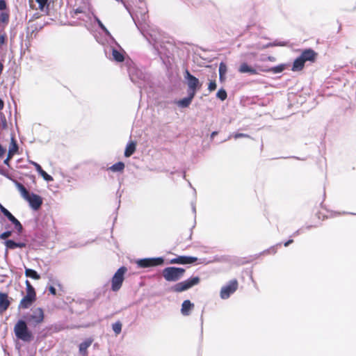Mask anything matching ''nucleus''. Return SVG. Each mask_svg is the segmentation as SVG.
I'll list each match as a JSON object with an SVG mask.
<instances>
[{"label": "nucleus", "mask_w": 356, "mask_h": 356, "mask_svg": "<svg viewBox=\"0 0 356 356\" xmlns=\"http://www.w3.org/2000/svg\"><path fill=\"white\" fill-rule=\"evenodd\" d=\"M147 18V10L145 6L139 7L138 10L135 11L134 16H133L135 24L140 29L142 34L147 39L150 43H152L153 45L156 47V43L159 40L158 35H159V33L155 30L149 31L145 29V28L143 26V24H145Z\"/></svg>", "instance_id": "f257e3e1"}, {"label": "nucleus", "mask_w": 356, "mask_h": 356, "mask_svg": "<svg viewBox=\"0 0 356 356\" xmlns=\"http://www.w3.org/2000/svg\"><path fill=\"white\" fill-rule=\"evenodd\" d=\"M15 186L22 197L29 203L30 207L33 209L38 210L41 207L42 199L40 196L34 193H30L19 182L15 181Z\"/></svg>", "instance_id": "f03ea898"}, {"label": "nucleus", "mask_w": 356, "mask_h": 356, "mask_svg": "<svg viewBox=\"0 0 356 356\" xmlns=\"http://www.w3.org/2000/svg\"><path fill=\"white\" fill-rule=\"evenodd\" d=\"M185 273V269L178 267H167L162 271V275L168 282H177Z\"/></svg>", "instance_id": "7ed1b4c3"}, {"label": "nucleus", "mask_w": 356, "mask_h": 356, "mask_svg": "<svg viewBox=\"0 0 356 356\" xmlns=\"http://www.w3.org/2000/svg\"><path fill=\"white\" fill-rule=\"evenodd\" d=\"M14 332L15 336L24 341L28 342L33 339V335L29 330L25 321H19L14 327Z\"/></svg>", "instance_id": "20e7f679"}, {"label": "nucleus", "mask_w": 356, "mask_h": 356, "mask_svg": "<svg viewBox=\"0 0 356 356\" xmlns=\"http://www.w3.org/2000/svg\"><path fill=\"white\" fill-rule=\"evenodd\" d=\"M199 282V277H193L183 282L177 283L170 288V290L175 293H181L198 284Z\"/></svg>", "instance_id": "39448f33"}, {"label": "nucleus", "mask_w": 356, "mask_h": 356, "mask_svg": "<svg viewBox=\"0 0 356 356\" xmlns=\"http://www.w3.org/2000/svg\"><path fill=\"white\" fill-rule=\"evenodd\" d=\"M184 79L188 88V92L195 95L197 91L201 88L202 83L200 82L197 78L192 75L188 70L184 72Z\"/></svg>", "instance_id": "423d86ee"}, {"label": "nucleus", "mask_w": 356, "mask_h": 356, "mask_svg": "<svg viewBox=\"0 0 356 356\" xmlns=\"http://www.w3.org/2000/svg\"><path fill=\"white\" fill-rule=\"evenodd\" d=\"M127 270V268L122 266L114 274L111 280V289L113 291H118L120 289L124 281V275Z\"/></svg>", "instance_id": "0eeeda50"}, {"label": "nucleus", "mask_w": 356, "mask_h": 356, "mask_svg": "<svg viewBox=\"0 0 356 356\" xmlns=\"http://www.w3.org/2000/svg\"><path fill=\"white\" fill-rule=\"evenodd\" d=\"M163 263V259L162 257L157 258H145L138 259L136 261L138 266L140 268H148L152 266H156L161 265Z\"/></svg>", "instance_id": "6e6552de"}, {"label": "nucleus", "mask_w": 356, "mask_h": 356, "mask_svg": "<svg viewBox=\"0 0 356 356\" xmlns=\"http://www.w3.org/2000/svg\"><path fill=\"white\" fill-rule=\"evenodd\" d=\"M44 320V313L42 309L36 308L32 311V313L27 317L28 322L36 325L42 323Z\"/></svg>", "instance_id": "1a4fd4ad"}, {"label": "nucleus", "mask_w": 356, "mask_h": 356, "mask_svg": "<svg viewBox=\"0 0 356 356\" xmlns=\"http://www.w3.org/2000/svg\"><path fill=\"white\" fill-rule=\"evenodd\" d=\"M238 287V282L236 280H232L229 283L223 286L220 291V297L222 299L228 298L231 294H232Z\"/></svg>", "instance_id": "9d476101"}, {"label": "nucleus", "mask_w": 356, "mask_h": 356, "mask_svg": "<svg viewBox=\"0 0 356 356\" xmlns=\"http://www.w3.org/2000/svg\"><path fill=\"white\" fill-rule=\"evenodd\" d=\"M0 211L15 225V227L17 230V232H21L22 230V226L20 222L8 209H6L1 204H0Z\"/></svg>", "instance_id": "9b49d317"}, {"label": "nucleus", "mask_w": 356, "mask_h": 356, "mask_svg": "<svg viewBox=\"0 0 356 356\" xmlns=\"http://www.w3.org/2000/svg\"><path fill=\"white\" fill-rule=\"evenodd\" d=\"M197 261L196 257H186V256H179L175 259H172L170 261V264H193Z\"/></svg>", "instance_id": "f8f14e48"}, {"label": "nucleus", "mask_w": 356, "mask_h": 356, "mask_svg": "<svg viewBox=\"0 0 356 356\" xmlns=\"http://www.w3.org/2000/svg\"><path fill=\"white\" fill-rule=\"evenodd\" d=\"M35 300V294L26 293L19 303V307L23 309L29 308Z\"/></svg>", "instance_id": "ddd939ff"}, {"label": "nucleus", "mask_w": 356, "mask_h": 356, "mask_svg": "<svg viewBox=\"0 0 356 356\" xmlns=\"http://www.w3.org/2000/svg\"><path fill=\"white\" fill-rule=\"evenodd\" d=\"M195 95L188 92V97L180 99L176 102L177 105L181 108H187L191 104Z\"/></svg>", "instance_id": "4468645a"}, {"label": "nucleus", "mask_w": 356, "mask_h": 356, "mask_svg": "<svg viewBox=\"0 0 356 356\" xmlns=\"http://www.w3.org/2000/svg\"><path fill=\"white\" fill-rule=\"evenodd\" d=\"M238 72L240 73H248L250 74H257V71L252 67V66L248 65L246 63H243L241 64Z\"/></svg>", "instance_id": "2eb2a0df"}, {"label": "nucleus", "mask_w": 356, "mask_h": 356, "mask_svg": "<svg viewBox=\"0 0 356 356\" xmlns=\"http://www.w3.org/2000/svg\"><path fill=\"white\" fill-rule=\"evenodd\" d=\"M193 307L194 305L190 300H184L181 305V312L184 316H188Z\"/></svg>", "instance_id": "dca6fc26"}, {"label": "nucleus", "mask_w": 356, "mask_h": 356, "mask_svg": "<svg viewBox=\"0 0 356 356\" xmlns=\"http://www.w3.org/2000/svg\"><path fill=\"white\" fill-rule=\"evenodd\" d=\"M9 305L10 302L8 300L7 294L0 292V313L6 311Z\"/></svg>", "instance_id": "f3484780"}, {"label": "nucleus", "mask_w": 356, "mask_h": 356, "mask_svg": "<svg viewBox=\"0 0 356 356\" xmlns=\"http://www.w3.org/2000/svg\"><path fill=\"white\" fill-rule=\"evenodd\" d=\"M305 62L313 61L316 56V53L312 49H307L304 51L300 56Z\"/></svg>", "instance_id": "a211bd4d"}, {"label": "nucleus", "mask_w": 356, "mask_h": 356, "mask_svg": "<svg viewBox=\"0 0 356 356\" xmlns=\"http://www.w3.org/2000/svg\"><path fill=\"white\" fill-rule=\"evenodd\" d=\"M92 339H87L83 342H82L79 345V352L83 356H87L88 352L87 349L92 344Z\"/></svg>", "instance_id": "6ab92c4d"}, {"label": "nucleus", "mask_w": 356, "mask_h": 356, "mask_svg": "<svg viewBox=\"0 0 356 356\" xmlns=\"http://www.w3.org/2000/svg\"><path fill=\"white\" fill-rule=\"evenodd\" d=\"M5 245L9 249H15L17 248H22L26 246V244L23 242H15L13 240H7L5 242Z\"/></svg>", "instance_id": "aec40b11"}, {"label": "nucleus", "mask_w": 356, "mask_h": 356, "mask_svg": "<svg viewBox=\"0 0 356 356\" xmlns=\"http://www.w3.org/2000/svg\"><path fill=\"white\" fill-rule=\"evenodd\" d=\"M136 144L135 142L131 141L130 143H129L127 145V147H126V149L124 151V156L126 157H129L130 156H131L136 150Z\"/></svg>", "instance_id": "412c9836"}, {"label": "nucleus", "mask_w": 356, "mask_h": 356, "mask_svg": "<svg viewBox=\"0 0 356 356\" xmlns=\"http://www.w3.org/2000/svg\"><path fill=\"white\" fill-rule=\"evenodd\" d=\"M305 61L299 56L297 58L293 65L292 70L293 71H299L301 70L304 65H305Z\"/></svg>", "instance_id": "4be33fe9"}, {"label": "nucleus", "mask_w": 356, "mask_h": 356, "mask_svg": "<svg viewBox=\"0 0 356 356\" xmlns=\"http://www.w3.org/2000/svg\"><path fill=\"white\" fill-rule=\"evenodd\" d=\"M18 147L13 138L11 139V143L9 147L8 156L9 158H12L13 156L17 152Z\"/></svg>", "instance_id": "5701e85b"}, {"label": "nucleus", "mask_w": 356, "mask_h": 356, "mask_svg": "<svg viewBox=\"0 0 356 356\" xmlns=\"http://www.w3.org/2000/svg\"><path fill=\"white\" fill-rule=\"evenodd\" d=\"M25 275L34 280H39L40 278V275L35 270L30 268L25 269Z\"/></svg>", "instance_id": "b1692460"}, {"label": "nucleus", "mask_w": 356, "mask_h": 356, "mask_svg": "<svg viewBox=\"0 0 356 356\" xmlns=\"http://www.w3.org/2000/svg\"><path fill=\"white\" fill-rule=\"evenodd\" d=\"M124 168V164L122 162H118L109 168L113 172H122Z\"/></svg>", "instance_id": "393cba45"}, {"label": "nucleus", "mask_w": 356, "mask_h": 356, "mask_svg": "<svg viewBox=\"0 0 356 356\" xmlns=\"http://www.w3.org/2000/svg\"><path fill=\"white\" fill-rule=\"evenodd\" d=\"M112 56L115 60L118 62H122L124 60V56L122 53L119 52L118 50L113 49L112 52Z\"/></svg>", "instance_id": "a878e982"}, {"label": "nucleus", "mask_w": 356, "mask_h": 356, "mask_svg": "<svg viewBox=\"0 0 356 356\" xmlns=\"http://www.w3.org/2000/svg\"><path fill=\"white\" fill-rule=\"evenodd\" d=\"M95 21L97 22L99 26L101 29L105 33V34L108 36H111V33L105 27V26L102 24V22L99 20V19L95 17Z\"/></svg>", "instance_id": "bb28decb"}, {"label": "nucleus", "mask_w": 356, "mask_h": 356, "mask_svg": "<svg viewBox=\"0 0 356 356\" xmlns=\"http://www.w3.org/2000/svg\"><path fill=\"white\" fill-rule=\"evenodd\" d=\"M7 128V120L6 116L0 113V129H5Z\"/></svg>", "instance_id": "cd10ccee"}, {"label": "nucleus", "mask_w": 356, "mask_h": 356, "mask_svg": "<svg viewBox=\"0 0 356 356\" xmlns=\"http://www.w3.org/2000/svg\"><path fill=\"white\" fill-rule=\"evenodd\" d=\"M216 97L220 100L224 101L225 99H226L227 95L224 89H220L218 91Z\"/></svg>", "instance_id": "c85d7f7f"}, {"label": "nucleus", "mask_w": 356, "mask_h": 356, "mask_svg": "<svg viewBox=\"0 0 356 356\" xmlns=\"http://www.w3.org/2000/svg\"><path fill=\"white\" fill-rule=\"evenodd\" d=\"M113 330L116 334H118L121 332L122 330V324L120 322H116L113 324Z\"/></svg>", "instance_id": "c756f323"}, {"label": "nucleus", "mask_w": 356, "mask_h": 356, "mask_svg": "<svg viewBox=\"0 0 356 356\" xmlns=\"http://www.w3.org/2000/svg\"><path fill=\"white\" fill-rule=\"evenodd\" d=\"M284 68H285L284 65H280L273 67L270 70V71L273 72V73H280L284 70Z\"/></svg>", "instance_id": "7c9ffc66"}, {"label": "nucleus", "mask_w": 356, "mask_h": 356, "mask_svg": "<svg viewBox=\"0 0 356 356\" xmlns=\"http://www.w3.org/2000/svg\"><path fill=\"white\" fill-rule=\"evenodd\" d=\"M26 293H32L35 294L34 288L31 286L30 282L29 280H26Z\"/></svg>", "instance_id": "2f4dec72"}, {"label": "nucleus", "mask_w": 356, "mask_h": 356, "mask_svg": "<svg viewBox=\"0 0 356 356\" xmlns=\"http://www.w3.org/2000/svg\"><path fill=\"white\" fill-rule=\"evenodd\" d=\"M227 71V65L224 63H220L219 65V74H226Z\"/></svg>", "instance_id": "473e14b6"}, {"label": "nucleus", "mask_w": 356, "mask_h": 356, "mask_svg": "<svg viewBox=\"0 0 356 356\" xmlns=\"http://www.w3.org/2000/svg\"><path fill=\"white\" fill-rule=\"evenodd\" d=\"M231 137H234L235 139H238L239 138H249L250 136L246 134H233L229 136L228 139H229Z\"/></svg>", "instance_id": "72a5a7b5"}, {"label": "nucleus", "mask_w": 356, "mask_h": 356, "mask_svg": "<svg viewBox=\"0 0 356 356\" xmlns=\"http://www.w3.org/2000/svg\"><path fill=\"white\" fill-rule=\"evenodd\" d=\"M42 177L43 179L47 181H53V177L48 175L45 171H42L40 174Z\"/></svg>", "instance_id": "f704fd0d"}, {"label": "nucleus", "mask_w": 356, "mask_h": 356, "mask_svg": "<svg viewBox=\"0 0 356 356\" xmlns=\"http://www.w3.org/2000/svg\"><path fill=\"white\" fill-rule=\"evenodd\" d=\"M217 85L215 81H211L209 83L208 90L212 92L216 89Z\"/></svg>", "instance_id": "c9c22d12"}, {"label": "nucleus", "mask_w": 356, "mask_h": 356, "mask_svg": "<svg viewBox=\"0 0 356 356\" xmlns=\"http://www.w3.org/2000/svg\"><path fill=\"white\" fill-rule=\"evenodd\" d=\"M30 163H31L35 168V170L39 174L43 171L42 168L38 163L35 161H30Z\"/></svg>", "instance_id": "e433bc0d"}, {"label": "nucleus", "mask_w": 356, "mask_h": 356, "mask_svg": "<svg viewBox=\"0 0 356 356\" xmlns=\"http://www.w3.org/2000/svg\"><path fill=\"white\" fill-rule=\"evenodd\" d=\"M36 1L39 4V8L41 10H43V9H44V8L47 2V0H36Z\"/></svg>", "instance_id": "4c0bfd02"}, {"label": "nucleus", "mask_w": 356, "mask_h": 356, "mask_svg": "<svg viewBox=\"0 0 356 356\" xmlns=\"http://www.w3.org/2000/svg\"><path fill=\"white\" fill-rule=\"evenodd\" d=\"M11 233L12 232L10 231L5 232L0 235V238L2 239H6L11 236Z\"/></svg>", "instance_id": "58836bf2"}, {"label": "nucleus", "mask_w": 356, "mask_h": 356, "mask_svg": "<svg viewBox=\"0 0 356 356\" xmlns=\"http://www.w3.org/2000/svg\"><path fill=\"white\" fill-rule=\"evenodd\" d=\"M0 20L3 22H6L8 20V15L6 13H1Z\"/></svg>", "instance_id": "ea45409f"}, {"label": "nucleus", "mask_w": 356, "mask_h": 356, "mask_svg": "<svg viewBox=\"0 0 356 356\" xmlns=\"http://www.w3.org/2000/svg\"><path fill=\"white\" fill-rule=\"evenodd\" d=\"M6 40V34H0V46L5 44Z\"/></svg>", "instance_id": "a19ab883"}, {"label": "nucleus", "mask_w": 356, "mask_h": 356, "mask_svg": "<svg viewBox=\"0 0 356 356\" xmlns=\"http://www.w3.org/2000/svg\"><path fill=\"white\" fill-rule=\"evenodd\" d=\"M6 4L5 1L0 0V10H3L6 9Z\"/></svg>", "instance_id": "79ce46f5"}, {"label": "nucleus", "mask_w": 356, "mask_h": 356, "mask_svg": "<svg viewBox=\"0 0 356 356\" xmlns=\"http://www.w3.org/2000/svg\"><path fill=\"white\" fill-rule=\"evenodd\" d=\"M6 152V149H4L1 145L0 144V157L3 156Z\"/></svg>", "instance_id": "37998d69"}, {"label": "nucleus", "mask_w": 356, "mask_h": 356, "mask_svg": "<svg viewBox=\"0 0 356 356\" xmlns=\"http://www.w3.org/2000/svg\"><path fill=\"white\" fill-rule=\"evenodd\" d=\"M49 290L52 295H56V289L54 286H50Z\"/></svg>", "instance_id": "c03bdc74"}, {"label": "nucleus", "mask_w": 356, "mask_h": 356, "mask_svg": "<svg viewBox=\"0 0 356 356\" xmlns=\"http://www.w3.org/2000/svg\"><path fill=\"white\" fill-rule=\"evenodd\" d=\"M219 79L221 82H223L225 80V75L219 74Z\"/></svg>", "instance_id": "a18cd8bd"}, {"label": "nucleus", "mask_w": 356, "mask_h": 356, "mask_svg": "<svg viewBox=\"0 0 356 356\" xmlns=\"http://www.w3.org/2000/svg\"><path fill=\"white\" fill-rule=\"evenodd\" d=\"M3 106H4L3 101L1 99H0V111L3 109Z\"/></svg>", "instance_id": "49530a36"}, {"label": "nucleus", "mask_w": 356, "mask_h": 356, "mask_svg": "<svg viewBox=\"0 0 356 356\" xmlns=\"http://www.w3.org/2000/svg\"><path fill=\"white\" fill-rule=\"evenodd\" d=\"M293 243V240H289L288 241H286L285 243H284V246L287 247L289 244L292 243Z\"/></svg>", "instance_id": "de8ad7c7"}, {"label": "nucleus", "mask_w": 356, "mask_h": 356, "mask_svg": "<svg viewBox=\"0 0 356 356\" xmlns=\"http://www.w3.org/2000/svg\"><path fill=\"white\" fill-rule=\"evenodd\" d=\"M11 158H9V156L8 155V157L6 159L4 160V163L8 165V162H9V160Z\"/></svg>", "instance_id": "09e8293b"}, {"label": "nucleus", "mask_w": 356, "mask_h": 356, "mask_svg": "<svg viewBox=\"0 0 356 356\" xmlns=\"http://www.w3.org/2000/svg\"><path fill=\"white\" fill-rule=\"evenodd\" d=\"M218 134L217 131H213L211 133V137L213 138L215 136H216Z\"/></svg>", "instance_id": "8fccbe9b"}, {"label": "nucleus", "mask_w": 356, "mask_h": 356, "mask_svg": "<svg viewBox=\"0 0 356 356\" xmlns=\"http://www.w3.org/2000/svg\"><path fill=\"white\" fill-rule=\"evenodd\" d=\"M75 13H81V10H79V9H76V10H75Z\"/></svg>", "instance_id": "3c124183"}, {"label": "nucleus", "mask_w": 356, "mask_h": 356, "mask_svg": "<svg viewBox=\"0 0 356 356\" xmlns=\"http://www.w3.org/2000/svg\"><path fill=\"white\" fill-rule=\"evenodd\" d=\"M284 44H284V43H282V44L280 43V44H274L273 45H280V46H283V45H284Z\"/></svg>", "instance_id": "603ef678"}, {"label": "nucleus", "mask_w": 356, "mask_h": 356, "mask_svg": "<svg viewBox=\"0 0 356 356\" xmlns=\"http://www.w3.org/2000/svg\"><path fill=\"white\" fill-rule=\"evenodd\" d=\"M193 210L194 212H195V207H193Z\"/></svg>", "instance_id": "864d4df0"}]
</instances>
